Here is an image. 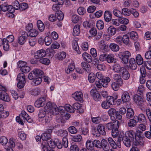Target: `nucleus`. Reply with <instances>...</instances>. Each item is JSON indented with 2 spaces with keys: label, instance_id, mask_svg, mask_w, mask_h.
I'll return each instance as SVG.
<instances>
[{
  "label": "nucleus",
  "instance_id": "412c9836",
  "mask_svg": "<svg viewBox=\"0 0 151 151\" xmlns=\"http://www.w3.org/2000/svg\"><path fill=\"white\" fill-rule=\"evenodd\" d=\"M81 66L83 69L87 73H90L91 71V67L90 65L86 62H83L81 63Z\"/></svg>",
  "mask_w": 151,
  "mask_h": 151
},
{
  "label": "nucleus",
  "instance_id": "13d9d810",
  "mask_svg": "<svg viewBox=\"0 0 151 151\" xmlns=\"http://www.w3.org/2000/svg\"><path fill=\"white\" fill-rule=\"evenodd\" d=\"M42 80V78L40 77L34 78L32 81L34 83L33 85L36 86L40 84L41 83Z\"/></svg>",
  "mask_w": 151,
  "mask_h": 151
},
{
  "label": "nucleus",
  "instance_id": "9b49d317",
  "mask_svg": "<svg viewBox=\"0 0 151 151\" xmlns=\"http://www.w3.org/2000/svg\"><path fill=\"white\" fill-rule=\"evenodd\" d=\"M91 94L93 99L96 101H99L101 99L100 94L94 89H92L91 91Z\"/></svg>",
  "mask_w": 151,
  "mask_h": 151
},
{
  "label": "nucleus",
  "instance_id": "5fc2aeb1",
  "mask_svg": "<svg viewBox=\"0 0 151 151\" xmlns=\"http://www.w3.org/2000/svg\"><path fill=\"white\" fill-rule=\"evenodd\" d=\"M93 142L94 146L97 148H101L102 140L101 141L98 140H95L93 141Z\"/></svg>",
  "mask_w": 151,
  "mask_h": 151
},
{
  "label": "nucleus",
  "instance_id": "f704fd0d",
  "mask_svg": "<svg viewBox=\"0 0 151 151\" xmlns=\"http://www.w3.org/2000/svg\"><path fill=\"white\" fill-rule=\"evenodd\" d=\"M80 26L79 25H76L74 27L73 35L74 36H77L80 33Z\"/></svg>",
  "mask_w": 151,
  "mask_h": 151
},
{
  "label": "nucleus",
  "instance_id": "f03ea898",
  "mask_svg": "<svg viewBox=\"0 0 151 151\" xmlns=\"http://www.w3.org/2000/svg\"><path fill=\"white\" fill-rule=\"evenodd\" d=\"M91 131L92 134L95 137H99L101 135H105L106 134L105 127L101 124H99L97 128L95 126H92Z\"/></svg>",
  "mask_w": 151,
  "mask_h": 151
},
{
  "label": "nucleus",
  "instance_id": "2f4dec72",
  "mask_svg": "<svg viewBox=\"0 0 151 151\" xmlns=\"http://www.w3.org/2000/svg\"><path fill=\"white\" fill-rule=\"evenodd\" d=\"M138 119V122L140 123L146 122V119L145 116L142 114H140L138 116H137Z\"/></svg>",
  "mask_w": 151,
  "mask_h": 151
},
{
  "label": "nucleus",
  "instance_id": "e2e57ef3",
  "mask_svg": "<svg viewBox=\"0 0 151 151\" xmlns=\"http://www.w3.org/2000/svg\"><path fill=\"white\" fill-rule=\"evenodd\" d=\"M123 43L127 45L129 41V37L128 35H124L122 37Z\"/></svg>",
  "mask_w": 151,
  "mask_h": 151
},
{
  "label": "nucleus",
  "instance_id": "a211bd4d",
  "mask_svg": "<svg viewBox=\"0 0 151 151\" xmlns=\"http://www.w3.org/2000/svg\"><path fill=\"white\" fill-rule=\"evenodd\" d=\"M102 142L101 148L104 151H109L110 149V147L108 142L104 139H102Z\"/></svg>",
  "mask_w": 151,
  "mask_h": 151
},
{
  "label": "nucleus",
  "instance_id": "ddd939ff",
  "mask_svg": "<svg viewBox=\"0 0 151 151\" xmlns=\"http://www.w3.org/2000/svg\"><path fill=\"white\" fill-rule=\"evenodd\" d=\"M122 100L123 103L128 102L130 100V97L129 92L127 91H124L122 92L121 96Z\"/></svg>",
  "mask_w": 151,
  "mask_h": 151
},
{
  "label": "nucleus",
  "instance_id": "bb28decb",
  "mask_svg": "<svg viewBox=\"0 0 151 151\" xmlns=\"http://www.w3.org/2000/svg\"><path fill=\"white\" fill-rule=\"evenodd\" d=\"M86 146L88 150H92L94 148V142L90 140H88L86 143Z\"/></svg>",
  "mask_w": 151,
  "mask_h": 151
},
{
  "label": "nucleus",
  "instance_id": "473e14b6",
  "mask_svg": "<svg viewBox=\"0 0 151 151\" xmlns=\"http://www.w3.org/2000/svg\"><path fill=\"white\" fill-rule=\"evenodd\" d=\"M57 134L59 136L62 137H66L68 135V132L65 130L60 129L56 132Z\"/></svg>",
  "mask_w": 151,
  "mask_h": 151
},
{
  "label": "nucleus",
  "instance_id": "864d4df0",
  "mask_svg": "<svg viewBox=\"0 0 151 151\" xmlns=\"http://www.w3.org/2000/svg\"><path fill=\"white\" fill-rule=\"evenodd\" d=\"M69 132L71 134H75L77 132V129L74 126H71L68 128Z\"/></svg>",
  "mask_w": 151,
  "mask_h": 151
},
{
  "label": "nucleus",
  "instance_id": "f257e3e1",
  "mask_svg": "<svg viewBox=\"0 0 151 151\" xmlns=\"http://www.w3.org/2000/svg\"><path fill=\"white\" fill-rule=\"evenodd\" d=\"M134 133L132 131H127L125 133V136L122 137V135L119 136V141L121 144L122 141L124 145L127 147H129L131 145V141L133 140V134Z\"/></svg>",
  "mask_w": 151,
  "mask_h": 151
},
{
  "label": "nucleus",
  "instance_id": "6ab92c4d",
  "mask_svg": "<svg viewBox=\"0 0 151 151\" xmlns=\"http://www.w3.org/2000/svg\"><path fill=\"white\" fill-rule=\"evenodd\" d=\"M129 131H132L134 133V134L133 135L134 140V139H139V138H143L142 134V132L140 131H137L136 132H135L132 130H130Z\"/></svg>",
  "mask_w": 151,
  "mask_h": 151
},
{
  "label": "nucleus",
  "instance_id": "0e129e2a",
  "mask_svg": "<svg viewBox=\"0 0 151 151\" xmlns=\"http://www.w3.org/2000/svg\"><path fill=\"white\" fill-rule=\"evenodd\" d=\"M95 78L96 77L94 73H91L89 74L88 76V80L90 82L93 83L94 81Z\"/></svg>",
  "mask_w": 151,
  "mask_h": 151
},
{
  "label": "nucleus",
  "instance_id": "c756f323",
  "mask_svg": "<svg viewBox=\"0 0 151 151\" xmlns=\"http://www.w3.org/2000/svg\"><path fill=\"white\" fill-rule=\"evenodd\" d=\"M108 34L109 36L114 35L116 32V29L112 26H110L107 29Z\"/></svg>",
  "mask_w": 151,
  "mask_h": 151
},
{
  "label": "nucleus",
  "instance_id": "8fccbe9b",
  "mask_svg": "<svg viewBox=\"0 0 151 151\" xmlns=\"http://www.w3.org/2000/svg\"><path fill=\"white\" fill-rule=\"evenodd\" d=\"M98 44L99 47L101 50H104L107 47V46L105 44L104 41L103 40H102L99 42Z\"/></svg>",
  "mask_w": 151,
  "mask_h": 151
},
{
  "label": "nucleus",
  "instance_id": "2eb2a0df",
  "mask_svg": "<svg viewBox=\"0 0 151 151\" xmlns=\"http://www.w3.org/2000/svg\"><path fill=\"white\" fill-rule=\"evenodd\" d=\"M120 75L124 80H127L130 77V75L127 69L124 68L120 73Z\"/></svg>",
  "mask_w": 151,
  "mask_h": 151
},
{
  "label": "nucleus",
  "instance_id": "9d476101",
  "mask_svg": "<svg viewBox=\"0 0 151 151\" xmlns=\"http://www.w3.org/2000/svg\"><path fill=\"white\" fill-rule=\"evenodd\" d=\"M6 91L0 90V99L6 102H9L10 101V98Z\"/></svg>",
  "mask_w": 151,
  "mask_h": 151
},
{
  "label": "nucleus",
  "instance_id": "338daca9",
  "mask_svg": "<svg viewBox=\"0 0 151 151\" xmlns=\"http://www.w3.org/2000/svg\"><path fill=\"white\" fill-rule=\"evenodd\" d=\"M119 19L120 23L121 24H127L129 22V20L126 18L120 17Z\"/></svg>",
  "mask_w": 151,
  "mask_h": 151
},
{
  "label": "nucleus",
  "instance_id": "774afa93",
  "mask_svg": "<svg viewBox=\"0 0 151 151\" xmlns=\"http://www.w3.org/2000/svg\"><path fill=\"white\" fill-rule=\"evenodd\" d=\"M78 12L80 15H84L86 12V10L85 8L83 7H79L77 10Z\"/></svg>",
  "mask_w": 151,
  "mask_h": 151
},
{
  "label": "nucleus",
  "instance_id": "69168bd1",
  "mask_svg": "<svg viewBox=\"0 0 151 151\" xmlns=\"http://www.w3.org/2000/svg\"><path fill=\"white\" fill-rule=\"evenodd\" d=\"M113 12L114 15L115 16L119 17V18L122 17V12L120 11L117 9H114L113 10Z\"/></svg>",
  "mask_w": 151,
  "mask_h": 151
},
{
  "label": "nucleus",
  "instance_id": "4be33fe9",
  "mask_svg": "<svg viewBox=\"0 0 151 151\" xmlns=\"http://www.w3.org/2000/svg\"><path fill=\"white\" fill-rule=\"evenodd\" d=\"M82 57L83 60L88 63H91L92 60V58L91 56L86 52L83 54Z\"/></svg>",
  "mask_w": 151,
  "mask_h": 151
},
{
  "label": "nucleus",
  "instance_id": "37998d69",
  "mask_svg": "<svg viewBox=\"0 0 151 151\" xmlns=\"http://www.w3.org/2000/svg\"><path fill=\"white\" fill-rule=\"evenodd\" d=\"M122 13L125 16H128L131 14V9L129 10L128 9L124 8L122 9Z\"/></svg>",
  "mask_w": 151,
  "mask_h": 151
},
{
  "label": "nucleus",
  "instance_id": "f3484780",
  "mask_svg": "<svg viewBox=\"0 0 151 151\" xmlns=\"http://www.w3.org/2000/svg\"><path fill=\"white\" fill-rule=\"evenodd\" d=\"M124 68V67H121L119 64L116 63L113 65L112 69L115 72L120 73Z\"/></svg>",
  "mask_w": 151,
  "mask_h": 151
},
{
  "label": "nucleus",
  "instance_id": "4468645a",
  "mask_svg": "<svg viewBox=\"0 0 151 151\" xmlns=\"http://www.w3.org/2000/svg\"><path fill=\"white\" fill-rule=\"evenodd\" d=\"M45 99L44 97H41L37 99L35 103V106L38 108L43 106L45 104Z\"/></svg>",
  "mask_w": 151,
  "mask_h": 151
},
{
  "label": "nucleus",
  "instance_id": "0eeeda50",
  "mask_svg": "<svg viewBox=\"0 0 151 151\" xmlns=\"http://www.w3.org/2000/svg\"><path fill=\"white\" fill-rule=\"evenodd\" d=\"M72 97L75 100L77 101H79L82 102L83 100V95L82 93L80 91H77L72 94Z\"/></svg>",
  "mask_w": 151,
  "mask_h": 151
},
{
  "label": "nucleus",
  "instance_id": "bf43d9fd",
  "mask_svg": "<svg viewBox=\"0 0 151 151\" xmlns=\"http://www.w3.org/2000/svg\"><path fill=\"white\" fill-rule=\"evenodd\" d=\"M65 109L68 112L72 113L74 112V110L73 108V106L69 104H66L65 106Z\"/></svg>",
  "mask_w": 151,
  "mask_h": 151
},
{
  "label": "nucleus",
  "instance_id": "20e7f679",
  "mask_svg": "<svg viewBox=\"0 0 151 151\" xmlns=\"http://www.w3.org/2000/svg\"><path fill=\"white\" fill-rule=\"evenodd\" d=\"M108 113L112 120H114L115 119L120 120L122 118V115L119 114L118 111H116L114 108H110L108 110Z\"/></svg>",
  "mask_w": 151,
  "mask_h": 151
},
{
  "label": "nucleus",
  "instance_id": "6e6d98bb",
  "mask_svg": "<svg viewBox=\"0 0 151 151\" xmlns=\"http://www.w3.org/2000/svg\"><path fill=\"white\" fill-rule=\"evenodd\" d=\"M110 105L107 101H104L101 103V106L102 107L105 109H107L109 108L111 106Z\"/></svg>",
  "mask_w": 151,
  "mask_h": 151
},
{
  "label": "nucleus",
  "instance_id": "5701e85b",
  "mask_svg": "<svg viewBox=\"0 0 151 151\" xmlns=\"http://www.w3.org/2000/svg\"><path fill=\"white\" fill-rule=\"evenodd\" d=\"M47 110L45 109H41L40 110L38 114L39 120L42 119L47 114Z\"/></svg>",
  "mask_w": 151,
  "mask_h": 151
},
{
  "label": "nucleus",
  "instance_id": "6e6552de",
  "mask_svg": "<svg viewBox=\"0 0 151 151\" xmlns=\"http://www.w3.org/2000/svg\"><path fill=\"white\" fill-rule=\"evenodd\" d=\"M108 140L109 143L112 148L116 149L117 147L119 148H121V145L120 142L119 141V137L118 138L116 143L113 139L111 137L109 138Z\"/></svg>",
  "mask_w": 151,
  "mask_h": 151
},
{
  "label": "nucleus",
  "instance_id": "4d7b16f0",
  "mask_svg": "<svg viewBox=\"0 0 151 151\" xmlns=\"http://www.w3.org/2000/svg\"><path fill=\"white\" fill-rule=\"evenodd\" d=\"M17 78L18 81H26L25 75L22 73H19L18 75Z\"/></svg>",
  "mask_w": 151,
  "mask_h": 151
},
{
  "label": "nucleus",
  "instance_id": "f8f14e48",
  "mask_svg": "<svg viewBox=\"0 0 151 151\" xmlns=\"http://www.w3.org/2000/svg\"><path fill=\"white\" fill-rule=\"evenodd\" d=\"M45 51L43 49L38 50L35 53L34 57L36 59L41 58L46 55Z\"/></svg>",
  "mask_w": 151,
  "mask_h": 151
},
{
  "label": "nucleus",
  "instance_id": "680f3d73",
  "mask_svg": "<svg viewBox=\"0 0 151 151\" xmlns=\"http://www.w3.org/2000/svg\"><path fill=\"white\" fill-rule=\"evenodd\" d=\"M114 60V56L112 54H109L106 56V60L108 63H112Z\"/></svg>",
  "mask_w": 151,
  "mask_h": 151
},
{
  "label": "nucleus",
  "instance_id": "58836bf2",
  "mask_svg": "<svg viewBox=\"0 0 151 151\" xmlns=\"http://www.w3.org/2000/svg\"><path fill=\"white\" fill-rule=\"evenodd\" d=\"M129 66L132 69L134 70L136 68V65L135 61L134 58H131L129 61Z\"/></svg>",
  "mask_w": 151,
  "mask_h": 151
},
{
  "label": "nucleus",
  "instance_id": "a19ab883",
  "mask_svg": "<svg viewBox=\"0 0 151 151\" xmlns=\"http://www.w3.org/2000/svg\"><path fill=\"white\" fill-rule=\"evenodd\" d=\"M136 60L137 63L139 65H141L143 63L144 61L143 58L140 54H138L137 55Z\"/></svg>",
  "mask_w": 151,
  "mask_h": 151
},
{
  "label": "nucleus",
  "instance_id": "e433bc0d",
  "mask_svg": "<svg viewBox=\"0 0 151 151\" xmlns=\"http://www.w3.org/2000/svg\"><path fill=\"white\" fill-rule=\"evenodd\" d=\"M37 26L40 31L42 32L44 30L45 28L44 25L41 20H39L37 21Z\"/></svg>",
  "mask_w": 151,
  "mask_h": 151
},
{
  "label": "nucleus",
  "instance_id": "49530a36",
  "mask_svg": "<svg viewBox=\"0 0 151 151\" xmlns=\"http://www.w3.org/2000/svg\"><path fill=\"white\" fill-rule=\"evenodd\" d=\"M53 104L50 102H48L46 103V106L45 107L44 109H45L47 112L48 111H50L53 108L54 105H53Z\"/></svg>",
  "mask_w": 151,
  "mask_h": 151
},
{
  "label": "nucleus",
  "instance_id": "dca6fc26",
  "mask_svg": "<svg viewBox=\"0 0 151 151\" xmlns=\"http://www.w3.org/2000/svg\"><path fill=\"white\" fill-rule=\"evenodd\" d=\"M3 45V49L6 51H8L9 49V45H8L6 39H2L0 38V47Z\"/></svg>",
  "mask_w": 151,
  "mask_h": 151
},
{
  "label": "nucleus",
  "instance_id": "ea45409f",
  "mask_svg": "<svg viewBox=\"0 0 151 151\" xmlns=\"http://www.w3.org/2000/svg\"><path fill=\"white\" fill-rule=\"evenodd\" d=\"M109 47L112 51L114 52H117L119 50V46L114 43H111L109 45Z\"/></svg>",
  "mask_w": 151,
  "mask_h": 151
},
{
  "label": "nucleus",
  "instance_id": "1a4fd4ad",
  "mask_svg": "<svg viewBox=\"0 0 151 151\" xmlns=\"http://www.w3.org/2000/svg\"><path fill=\"white\" fill-rule=\"evenodd\" d=\"M1 10L4 12L8 11L10 13L14 12V9L12 5H9L6 3H4L1 5Z\"/></svg>",
  "mask_w": 151,
  "mask_h": 151
},
{
  "label": "nucleus",
  "instance_id": "052dcab7",
  "mask_svg": "<svg viewBox=\"0 0 151 151\" xmlns=\"http://www.w3.org/2000/svg\"><path fill=\"white\" fill-rule=\"evenodd\" d=\"M40 62L45 65H48L50 63V60L47 58H41L39 60Z\"/></svg>",
  "mask_w": 151,
  "mask_h": 151
},
{
  "label": "nucleus",
  "instance_id": "39448f33",
  "mask_svg": "<svg viewBox=\"0 0 151 151\" xmlns=\"http://www.w3.org/2000/svg\"><path fill=\"white\" fill-rule=\"evenodd\" d=\"M134 100L135 103L138 106L143 108L146 107L147 103L146 101L140 96L138 95H134Z\"/></svg>",
  "mask_w": 151,
  "mask_h": 151
},
{
  "label": "nucleus",
  "instance_id": "a18cd8bd",
  "mask_svg": "<svg viewBox=\"0 0 151 151\" xmlns=\"http://www.w3.org/2000/svg\"><path fill=\"white\" fill-rule=\"evenodd\" d=\"M129 34L131 38L134 40H136L138 39V36L137 33L134 31H132Z\"/></svg>",
  "mask_w": 151,
  "mask_h": 151
},
{
  "label": "nucleus",
  "instance_id": "b1692460",
  "mask_svg": "<svg viewBox=\"0 0 151 151\" xmlns=\"http://www.w3.org/2000/svg\"><path fill=\"white\" fill-rule=\"evenodd\" d=\"M134 115V111L131 108H128L127 109L126 114V118L128 119L132 118Z\"/></svg>",
  "mask_w": 151,
  "mask_h": 151
},
{
  "label": "nucleus",
  "instance_id": "72a5a7b5",
  "mask_svg": "<svg viewBox=\"0 0 151 151\" xmlns=\"http://www.w3.org/2000/svg\"><path fill=\"white\" fill-rule=\"evenodd\" d=\"M135 118L134 116L133 119H129V122L128 123V125L129 127H133L136 125L137 122L134 119Z\"/></svg>",
  "mask_w": 151,
  "mask_h": 151
},
{
  "label": "nucleus",
  "instance_id": "393cba45",
  "mask_svg": "<svg viewBox=\"0 0 151 151\" xmlns=\"http://www.w3.org/2000/svg\"><path fill=\"white\" fill-rule=\"evenodd\" d=\"M116 123L117 125L111 130L112 135L114 137H116L119 134V131L118 129L119 124V121H117Z\"/></svg>",
  "mask_w": 151,
  "mask_h": 151
},
{
  "label": "nucleus",
  "instance_id": "c03bdc74",
  "mask_svg": "<svg viewBox=\"0 0 151 151\" xmlns=\"http://www.w3.org/2000/svg\"><path fill=\"white\" fill-rule=\"evenodd\" d=\"M56 16L59 21L62 20L64 18V15L63 13L61 11H58L56 13Z\"/></svg>",
  "mask_w": 151,
  "mask_h": 151
},
{
  "label": "nucleus",
  "instance_id": "603ef678",
  "mask_svg": "<svg viewBox=\"0 0 151 151\" xmlns=\"http://www.w3.org/2000/svg\"><path fill=\"white\" fill-rule=\"evenodd\" d=\"M13 8L14 9V12L15 9L18 10L20 9V4L17 0L15 1L12 4Z\"/></svg>",
  "mask_w": 151,
  "mask_h": 151
},
{
  "label": "nucleus",
  "instance_id": "aec40b11",
  "mask_svg": "<svg viewBox=\"0 0 151 151\" xmlns=\"http://www.w3.org/2000/svg\"><path fill=\"white\" fill-rule=\"evenodd\" d=\"M28 36V34L26 32L23 34L22 35L20 36L18 38V43L20 45L24 44L26 41V37Z\"/></svg>",
  "mask_w": 151,
  "mask_h": 151
},
{
  "label": "nucleus",
  "instance_id": "79ce46f5",
  "mask_svg": "<svg viewBox=\"0 0 151 151\" xmlns=\"http://www.w3.org/2000/svg\"><path fill=\"white\" fill-rule=\"evenodd\" d=\"M32 72L34 74V75H35L36 77L42 76L43 74V72L42 71L37 68L34 69Z\"/></svg>",
  "mask_w": 151,
  "mask_h": 151
},
{
  "label": "nucleus",
  "instance_id": "423d86ee",
  "mask_svg": "<svg viewBox=\"0 0 151 151\" xmlns=\"http://www.w3.org/2000/svg\"><path fill=\"white\" fill-rule=\"evenodd\" d=\"M119 58L122 60V62L124 64H127L128 63L129 57L131 56L130 53L128 51L119 52Z\"/></svg>",
  "mask_w": 151,
  "mask_h": 151
},
{
  "label": "nucleus",
  "instance_id": "cd10ccee",
  "mask_svg": "<svg viewBox=\"0 0 151 151\" xmlns=\"http://www.w3.org/2000/svg\"><path fill=\"white\" fill-rule=\"evenodd\" d=\"M104 18L106 22H109L111 20L112 18V15L109 11H106L105 12Z\"/></svg>",
  "mask_w": 151,
  "mask_h": 151
},
{
  "label": "nucleus",
  "instance_id": "4c0bfd02",
  "mask_svg": "<svg viewBox=\"0 0 151 151\" xmlns=\"http://www.w3.org/2000/svg\"><path fill=\"white\" fill-rule=\"evenodd\" d=\"M30 93L33 95L36 96L39 95L41 92L40 89L38 88L32 90L30 91Z\"/></svg>",
  "mask_w": 151,
  "mask_h": 151
},
{
  "label": "nucleus",
  "instance_id": "c85d7f7f",
  "mask_svg": "<svg viewBox=\"0 0 151 151\" xmlns=\"http://www.w3.org/2000/svg\"><path fill=\"white\" fill-rule=\"evenodd\" d=\"M53 105H54V107L50 111V112L51 114L55 115L59 114L60 109L58 108L56 105L55 104H53Z\"/></svg>",
  "mask_w": 151,
  "mask_h": 151
},
{
  "label": "nucleus",
  "instance_id": "3c124183",
  "mask_svg": "<svg viewBox=\"0 0 151 151\" xmlns=\"http://www.w3.org/2000/svg\"><path fill=\"white\" fill-rule=\"evenodd\" d=\"M96 27L99 30H101L103 29L104 27V23L102 20L98 21L96 24Z\"/></svg>",
  "mask_w": 151,
  "mask_h": 151
},
{
  "label": "nucleus",
  "instance_id": "09e8293b",
  "mask_svg": "<svg viewBox=\"0 0 151 151\" xmlns=\"http://www.w3.org/2000/svg\"><path fill=\"white\" fill-rule=\"evenodd\" d=\"M72 45L73 49L76 51L78 54H80V52L79 50V47L77 42L75 41H73L72 42Z\"/></svg>",
  "mask_w": 151,
  "mask_h": 151
},
{
  "label": "nucleus",
  "instance_id": "7ed1b4c3",
  "mask_svg": "<svg viewBox=\"0 0 151 151\" xmlns=\"http://www.w3.org/2000/svg\"><path fill=\"white\" fill-rule=\"evenodd\" d=\"M111 81L110 78L109 77H104L101 79L96 80L95 82V85L99 88H101L102 86L106 87L109 82Z\"/></svg>",
  "mask_w": 151,
  "mask_h": 151
},
{
  "label": "nucleus",
  "instance_id": "7c9ffc66",
  "mask_svg": "<svg viewBox=\"0 0 151 151\" xmlns=\"http://www.w3.org/2000/svg\"><path fill=\"white\" fill-rule=\"evenodd\" d=\"M51 135L49 133L45 132L41 135V138L45 142L47 141L50 139Z\"/></svg>",
  "mask_w": 151,
  "mask_h": 151
},
{
  "label": "nucleus",
  "instance_id": "a878e982",
  "mask_svg": "<svg viewBox=\"0 0 151 151\" xmlns=\"http://www.w3.org/2000/svg\"><path fill=\"white\" fill-rule=\"evenodd\" d=\"M51 117L50 115L47 114L46 116L42 119H39V121H41L42 123L48 124L51 120Z\"/></svg>",
  "mask_w": 151,
  "mask_h": 151
},
{
  "label": "nucleus",
  "instance_id": "de8ad7c7",
  "mask_svg": "<svg viewBox=\"0 0 151 151\" xmlns=\"http://www.w3.org/2000/svg\"><path fill=\"white\" fill-rule=\"evenodd\" d=\"M117 124L113 122H109L106 124V128L109 130H112L117 126Z\"/></svg>",
  "mask_w": 151,
  "mask_h": 151
},
{
  "label": "nucleus",
  "instance_id": "c9c22d12",
  "mask_svg": "<svg viewBox=\"0 0 151 151\" xmlns=\"http://www.w3.org/2000/svg\"><path fill=\"white\" fill-rule=\"evenodd\" d=\"M135 140V145L138 146V145H140L142 146H144L145 142L144 137L139 139H136Z\"/></svg>",
  "mask_w": 151,
  "mask_h": 151
}]
</instances>
